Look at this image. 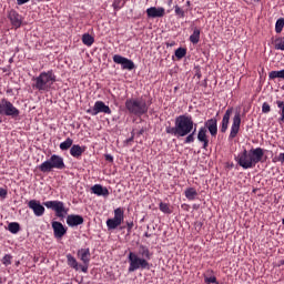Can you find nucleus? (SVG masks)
<instances>
[{"instance_id":"obj_46","label":"nucleus","mask_w":284,"mask_h":284,"mask_svg":"<svg viewBox=\"0 0 284 284\" xmlns=\"http://www.w3.org/2000/svg\"><path fill=\"white\" fill-rule=\"evenodd\" d=\"M105 160L109 162H113L114 158L111 154H105Z\"/></svg>"},{"instance_id":"obj_37","label":"nucleus","mask_w":284,"mask_h":284,"mask_svg":"<svg viewBox=\"0 0 284 284\" xmlns=\"http://www.w3.org/2000/svg\"><path fill=\"white\" fill-rule=\"evenodd\" d=\"M275 50L284 51V37L276 40Z\"/></svg>"},{"instance_id":"obj_12","label":"nucleus","mask_w":284,"mask_h":284,"mask_svg":"<svg viewBox=\"0 0 284 284\" xmlns=\"http://www.w3.org/2000/svg\"><path fill=\"white\" fill-rule=\"evenodd\" d=\"M78 257L83 263V265H80L81 272L84 274L88 273V268L90 267V248H81L78 251Z\"/></svg>"},{"instance_id":"obj_33","label":"nucleus","mask_w":284,"mask_h":284,"mask_svg":"<svg viewBox=\"0 0 284 284\" xmlns=\"http://www.w3.org/2000/svg\"><path fill=\"white\" fill-rule=\"evenodd\" d=\"M186 55V49L185 48H178L175 50V57L178 60H182Z\"/></svg>"},{"instance_id":"obj_18","label":"nucleus","mask_w":284,"mask_h":284,"mask_svg":"<svg viewBox=\"0 0 284 284\" xmlns=\"http://www.w3.org/2000/svg\"><path fill=\"white\" fill-rule=\"evenodd\" d=\"M8 18L10 20L11 24L14 28H21V26H22V16L18 11L10 10L9 13H8Z\"/></svg>"},{"instance_id":"obj_14","label":"nucleus","mask_w":284,"mask_h":284,"mask_svg":"<svg viewBox=\"0 0 284 284\" xmlns=\"http://www.w3.org/2000/svg\"><path fill=\"white\" fill-rule=\"evenodd\" d=\"M54 239L61 240L68 233L67 226L62 222H51Z\"/></svg>"},{"instance_id":"obj_8","label":"nucleus","mask_w":284,"mask_h":284,"mask_svg":"<svg viewBox=\"0 0 284 284\" xmlns=\"http://www.w3.org/2000/svg\"><path fill=\"white\" fill-rule=\"evenodd\" d=\"M43 205L48 210H52L55 212L57 217L64 219L65 214H68V209L64 202H60V200H50L49 202H43Z\"/></svg>"},{"instance_id":"obj_49","label":"nucleus","mask_w":284,"mask_h":284,"mask_svg":"<svg viewBox=\"0 0 284 284\" xmlns=\"http://www.w3.org/2000/svg\"><path fill=\"white\" fill-rule=\"evenodd\" d=\"M144 236L150 239L152 235H150V233H144Z\"/></svg>"},{"instance_id":"obj_38","label":"nucleus","mask_w":284,"mask_h":284,"mask_svg":"<svg viewBox=\"0 0 284 284\" xmlns=\"http://www.w3.org/2000/svg\"><path fill=\"white\" fill-rule=\"evenodd\" d=\"M12 256L10 254H6L2 258V264L4 266H10L12 264Z\"/></svg>"},{"instance_id":"obj_1","label":"nucleus","mask_w":284,"mask_h":284,"mask_svg":"<svg viewBox=\"0 0 284 284\" xmlns=\"http://www.w3.org/2000/svg\"><path fill=\"white\" fill-rule=\"evenodd\" d=\"M196 124L193 122L192 115L190 114H180L175 118L174 126L168 125L165 126L166 134L184 138L190 134Z\"/></svg>"},{"instance_id":"obj_41","label":"nucleus","mask_w":284,"mask_h":284,"mask_svg":"<svg viewBox=\"0 0 284 284\" xmlns=\"http://www.w3.org/2000/svg\"><path fill=\"white\" fill-rule=\"evenodd\" d=\"M271 111V105L267 102H264L262 105V112L267 114Z\"/></svg>"},{"instance_id":"obj_35","label":"nucleus","mask_w":284,"mask_h":284,"mask_svg":"<svg viewBox=\"0 0 284 284\" xmlns=\"http://www.w3.org/2000/svg\"><path fill=\"white\" fill-rule=\"evenodd\" d=\"M276 104H277L278 109H281V116L278 119V122H284V101L277 100Z\"/></svg>"},{"instance_id":"obj_45","label":"nucleus","mask_w":284,"mask_h":284,"mask_svg":"<svg viewBox=\"0 0 284 284\" xmlns=\"http://www.w3.org/2000/svg\"><path fill=\"white\" fill-rule=\"evenodd\" d=\"M28 2H30V0H17L18 6H23L27 4Z\"/></svg>"},{"instance_id":"obj_16","label":"nucleus","mask_w":284,"mask_h":284,"mask_svg":"<svg viewBox=\"0 0 284 284\" xmlns=\"http://www.w3.org/2000/svg\"><path fill=\"white\" fill-rule=\"evenodd\" d=\"M165 9L163 7H150L146 9V16L149 19L163 18Z\"/></svg>"},{"instance_id":"obj_17","label":"nucleus","mask_w":284,"mask_h":284,"mask_svg":"<svg viewBox=\"0 0 284 284\" xmlns=\"http://www.w3.org/2000/svg\"><path fill=\"white\" fill-rule=\"evenodd\" d=\"M204 128L210 132L211 136L215 138L217 135V120L216 118L207 119L204 122Z\"/></svg>"},{"instance_id":"obj_7","label":"nucleus","mask_w":284,"mask_h":284,"mask_svg":"<svg viewBox=\"0 0 284 284\" xmlns=\"http://www.w3.org/2000/svg\"><path fill=\"white\" fill-rule=\"evenodd\" d=\"M20 110L8 99L0 100V115L10 116L12 119L19 118Z\"/></svg>"},{"instance_id":"obj_6","label":"nucleus","mask_w":284,"mask_h":284,"mask_svg":"<svg viewBox=\"0 0 284 284\" xmlns=\"http://www.w3.org/2000/svg\"><path fill=\"white\" fill-rule=\"evenodd\" d=\"M129 273H133L138 270H150V263L148 260L130 252L129 254Z\"/></svg>"},{"instance_id":"obj_52","label":"nucleus","mask_w":284,"mask_h":284,"mask_svg":"<svg viewBox=\"0 0 284 284\" xmlns=\"http://www.w3.org/2000/svg\"><path fill=\"white\" fill-rule=\"evenodd\" d=\"M140 134H143V130L140 131Z\"/></svg>"},{"instance_id":"obj_32","label":"nucleus","mask_w":284,"mask_h":284,"mask_svg":"<svg viewBox=\"0 0 284 284\" xmlns=\"http://www.w3.org/2000/svg\"><path fill=\"white\" fill-rule=\"evenodd\" d=\"M195 132H196V128H194V130H192L190 133L186 134V138L184 140L185 144H190V143L194 142V140H195V138H194Z\"/></svg>"},{"instance_id":"obj_15","label":"nucleus","mask_w":284,"mask_h":284,"mask_svg":"<svg viewBox=\"0 0 284 284\" xmlns=\"http://www.w3.org/2000/svg\"><path fill=\"white\" fill-rule=\"evenodd\" d=\"M240 126H241V113L236 112L232 121L231 132L229 135L230 140H233L236 138L237 133L240 132Z\"/></svg>"},{"instance_id":"obj_42","label":"nucleus","mask_w":284,"mask_h":284,"mask_svg":"<svg viewBox=\"0 0 284 284\" xmlns=\"http://www.w3.org/2000/svg\"><path fill=\"white\" fill-rule=\"evenodd\" d=\"M204 282L206 284H217L216 282V277L212 276V277H205Z\"/></svg>"},{"instance_id":"obj_30","label":"nucleus","mask_w":284,"mask_h":284,"mask_svg":"<svg viewBox=\"0 0 284 284\" xmlns=\"http://www.w3.org/2000/svg\"><path fill=\"white\" fill-rule=\"evenodd\" d=\"M8 230L11 234H18L21 230V226L19 222H10V224H8Z\"/></svg>"},{"instance_id":"obj_21","label":"nucleus","mask_w":284,"mask_h":284,"mask_svg":"<svg viewBox=\"0 0 284 284\" xmlns=\"http://www.w3.org/2000/svg\"><path fill=\"white\" fill-rule=\"evenodd\" d=\"M233 113V108H227V110L225 111L223 118H222V122H221V132L225 133L229 129V122L231 119V114Z\"/></svg>"},{"instance_id":"obj_39","label":"nucleus","mask_w":284,"mask_h":284,"mask_svg":"<svg viewBox=\"0 0 284 284\" xmlns=\"http://www.w3.org/2000/svg\"><path fill=\"white\" fill-rule=\"evenodd\" d=\"M175 16L183 19L185 17L184 11L176 4L174 6Z\"/></svg>"},{"instance_id":"obj_11","label":"nucleus","mask_w":284,"mask_h":284,"mask_svg":"<svg viewBox=\"0 0 284 284\" xmlns=\"http://www.w3.org/2000/svg\"><path fill=\"white\" fill-rule=\"evenodd\" d=\"M113 62L115 64L121 65L122 70L132 71L135 68L134 61H132L131 59H128V58H125L121 54H114L113 55Z\"/></svg>"},{"instance_id":"obj_53","label":"nucleus","mask_w":284,"mask_h":284,"mask_svg":"<svg viewBox=\"0 0 284 284\" xmlns=\"http://www.w3.org/2000/svg\"><path fill=\"white\" fill-rule=\"evenodd\" d=\"M255 2H260L261 0H254Z\"/></svg>"},{"instance_id":"obj_40","label":"nucleus","mask_w":284,"mask_h":284,"mask_svg":"<svg viewBox=\"0 0 284 284\" xmlns=\"http://www.w3.org/2000/svg\"><path fill=\"white\" fill-rule=\"evenodd\" d=\"M123 8V4H121V0H114V2H113V9L115 10V11H119V10H121Z\"/></svg>"},{"instance_id":"obj_28","label":"nucleus","mask_w":284,"mask_h":284,"mask_svg":"<svg viewBox=\"0 0 284 284\" xmlns=\"http://www.w3.org/2000/svg\"><path fill=\"white\" fill-rule=\"evenodd\" d=\"M82 43L87 47H92V44H94V37H92L90 33H84L82 36Z\"/></svg>"},{"instance_id":"obj_48","label":"nucleus","mask_w":284,"mask_h":284,"mask_svg":"<svg viewBox=\"0 0 284 284\" xmlns=\"http://www.w3.org/2000/svg\"><path fill=\"white\" fill-rule=\"evenodd\" d=\"M132 141H134V136H131V138L126 139V143H130Z\"/></svg>"},{"instance_id":"obj_36","label":"nucleus","mask_w":284,"mask_h":284,"mask_svg":"<svg viewBox=\"0 0 284 284\" xmlns=\"http://www.w3.org/2000/svg\"><path fill=\"white\" fill-rule=\"evenodd\" d=\"M159 207H160V211L164 214H171L172 213L169 204H165L164 202H160Z\"/></svg>"},{"instance_id":"obj_29","label":"nucleus","mask_w":284,"mask_h":284,"mask_svg":"<svg viewBox=\"0 0 284 284\" xmlns=\"http://www.w3.org/2000/svg\"><path fill=\"white\" fill-rule=\"evenodd\" d=\"M200 34H201L200 29L195 28L193 30V33L190 36V41L192 44H197L200 42Z\"/></svg>"},{"instance_id":"obj_43","label":"nucleus","mask_w":284,"mask_h":284,"mask_svg":"<svg viewBox=\"0 0 284 284\" xmlns=\"http://www.w3.org/2000/svg\"><path fill=\"white\" fill-rule=\"evenodd\" d=\"M8 196V189H0V197L7 199Z\"/></svg>"},{"instance_id":"obj_25","label":"nucleus","mask_w":284,"mask_h":284,"mask_svg":"<svg viewBox=\"0 0 284 284\" xmlns=\"http://www.w3.org/2000/svg\"><path fill=\"white\" fill-rule=\"evenodd\" d=\"M67 264H68V266H70L71 268H73L75 271L81 270V265L79 264L78 260L71 254L67 255Z\"/></svg>"},{"instance_id":"obj_56","label":"nucleus","mask_w":284,"mask_h":284,"mask_svg":"<svg viewBox=\"0 0 284 284\" xmlns=\"http://www.w3.org/2000/svg\"><path fill=\"white\" fill-rule=\"evenodd\" d=\"M19 264H20V262L17 263V265H19Z\"/></svg>"},{"instance_id":"obj_4","label":"nucleus","mask_w":284,"mask_h":284,"mask_svg":"<svg viewBox=\"0 0 284 284\" xmlns=\"http://www.w3.org/2000/svg\"><path fill=\"white\" fill-rule=\"evenodd\" d=\"M125 109L129 111L131 115L141 118L148 114L150 110V104L143 98H131L125 101Z\"/></svg>"},{"instance_id":"obj_3","label":"nucleus","mask_w":284,"mask_h":284,"mask_svg":"<svg viewBox=\"0 0 284 284\" xmlns=\"http://www.w3.org/2000/svg\"><path fill=\"white\" fill-rule=\"evenodd\" d=\"M32 88L39 92H48L57 82V75L53 70L43 71L38 77L32 78Z\"/></svg>"},{"instance_id":"obj_55","label":"nucleus","mask_w":284,"mask_h":284,"mask_svg":"<svg viewBox=\"0 0 284 284\" xmlns=\"http://www.w3.org/2000/svg\"><path fill=\"white\" fill-rule=\"evenodd\" d=\"M282 223L284 224V217H283V220H282Z\"/></svg>"},{"instance_id":"obj_2","label":"nucleus","mask_w":284,"mask_h":284,"mask_svg":"<svg viewBox=\"0 0 284 284\" xmlns=\"http://www.w3.org/2000/svg\"><path fill=\"white\" fill-rule=\"evenodd\" d=\"M264 156V150L262 148H255L251 150L244 149L235 156L237 164L244 170L254 168L257 163L262 162Z\"/></svg>"},{"instance_id":"obj_23","label":"nucleus","mask_w":284,"mask_h":284,"mask_svg":"<svg viewBox=\"0 0 284 284\" xmlns=\"http://www.w3.org/2000/svg\"><path fill=\"white\" fill-rule=\"evenodd\" d=\"M206 132L207 130L205 129V126H201L197 133V140L200 143L203 144L204 150H206V148L209 146V138Z\"/></svg>"},{"instance_id":"obj_26","label":"nucleus","mask_w":284,"mask_h":284,"mask_svg":"<svg viewBox=\"0 0 284 284\" xmlns=\"http://www.w3.org/2000/svg\"><path fill=\"white\" fill-rule=\"evenodd\" d=\"M74 140L72 138H67L63 142L60 143L61 151H68L73 146Z\"/></svg>"},{"instance_id":"obj_10","label":"nucleus","mask_w":284,"mask_h":284,"mask_svg":"<svg viewBox=\"0 0 284 284\" xmlns=\"http://www.w3.org/2000/svg\"><path fill=\"white\" fill-rule=\"evenodd\" d=\"M87 113H89L92 116H97L99 113L104 114H112V109H110V105L105 104V102L98 100L95 101L93 108L88 109Z\"/></svg>"},{"instance_id":"obj_20","label":"nucleus","mask_w":284,"mask_h":284,"mask_svg":"<svg viewBox=\"0 0 284 284\" xmlns=\"http://www.w3.org/2000/svg\"><path fill=\"white\" fill-rule=\"evenodd\" d=\"M85 151V145L73 144L72 148H70V155L74 159H81Z\"/></svg>"},{"instance_id":"obj_50","label":"nucleus","mask_w":284,"mask_h":284,"mask_svg":"<svg viewBox=\"0 0 284 284\" xmlns=\"http://www.w3.org/2000/svg\"><path fill=\"white\" fill-rule=\"evenodd\" d=\"M186 6H187V7H190V6H191V2H190L189 0L186 1Z\"/></svg>"},{"instance_id":"obj_54","label":"nucleus","mask_w":284,"mask_h":284,"mask_svg":"<svg viewBox=\"0 0 284 284\" xmlns=\"http://www.w3.org/2000/svg\"><path fill=\"white\" fill-rule=\"evenodd\" d=\"M172 0L169 1V4H171Z\"/></svg>"},{"instance_id":"obj_9","label":"nucleus","mask_w":284,"mask_h":284,"mask_svg":"<svg viewBox=\"0 0 284 284\" xmlns=\"http://www.w3.org/2000/svg\"><path fill=\"white\" fill-rule=\"evenodd\" d=\"M125 219V211L123 209H114V216L106 220V227L109 231L116 230L118 226L123 223V220Z\"/></svg>"},{"instance_id":"obj_44","label":"nucleus","mask_w":284,"mask_h":284,"mask_svg":"<svg viewBox=\"0 0 284 284\" xmlns=\"http://www.w3.org/2000/svg\"><path fill=\"white\" fill-rule=\"evenodd\" d=\"M128 232H132V227H134V222H126Z\"/></svg>"},{"instance_id":"obj_57","label":"nucleus","mask_w":284,"mask_h":284,"mask_svg":"<svg viewBox=\"0 0 284 284\" xmlns=\"http://www.w3.org/2000/svg\"><path fill=\"white\" fill-rule=\"evenodd\" d=\"M67 284H69V283H67Z\"/></svg>"},{"instance_id":"obj_31","label":"nucleus","mask_w":284,"mask_h":284,"mask_svg":"<svg viewBox=\"0 0 284 284\" xmlns=\"http://www.w3.org/2000/svg\"><path fill=\"white\" fill-rule=\"evenodd\" d=\"M184 195L189 201H194L197 196V192L195 191V189L190 187L184 192Z\"/></svg>"},{"instance_id":"obj_34","label":"nucleus","mask_w":284,"mask_h":284,"mask_svg":"<svg viewBox=\"0 0 284 284\" xmlns=\"http://www.w3.org/2000/svg\"><path fill=\"white\" fill-rule=\"evenodd\" d=\"M283 28H284V18H280V19H277L276 24H275L276 33H281L283 31Z\"/></svg>"},{"instance_id":"obj_27","label":"nucleus","mask_w":284,"mask_h":284,"mask_svg":"<svg viewBox=\"0 0 284 284\" xmlns=\"http://www.w3.org/2000/svg\"><path fill=\"white\" fill-rule=\"evenodd\" d=\"M270 80H275V79H282L284 80V69L282 70H273L268 73Z\"/></svg>"},{"instance_id":"obj_13","label":"nucleus","mask_w":284,"mask_h":284,"mask_svg":"<svg viewBox=\"0 0 284 284\" xmlns=\"http://www.w3.org/2000/svg\"><path fill=\"white\" fill-rule=\"evenodd\" d=\"M28 207L33 212L34 216L41 217L45 214V206L39 200H30Z\"/></svg>"},{"instance_id":"obj_22","label":"nucleus","mask_w":284,"mask_h":284,"mask_svg":"<svg viewBox=\"0 0 284 284\" xmlns=\"http://www.w3.org/2000/svg\"><path fill=\"white\" fill-rule=\"evenodd\" d=\"M91 192L97 196H110V191H108V187L101 186V184H94L93 186H91Z\"/></svg>"},{"instance_id":"obj_19","label":"nucleus","mask_w":284,"mask_h":284,"mask_svg":"<svg viewBox=\"0 0 284 284\" xmlns=\"http://www.w3.org/2000/svg\"><path fill=\"white\" fill-rule=\"evenodd\" d=\"M67 224L69 227H77L84 224V217L83 215H68Z\"/></svg>"},{"instance_id":"obj_51","label":"nucleus","mask_w":284,"mask_h":284,"mask_svg":"<svg viewBox=\"0 0 284 284\" xmlns=\"http://www.w3.org/2000/svg\"><path fill=\"white\" fill-rule=\"evenodd\" d=\"M0 284H3L2 277H0Z\"/></svg>"},{"instance_id":"obj_5","label":"nucleus","mask_w":284,"mask_h":284,"mask_svg":"<svg viewBox=\"0 0 284 284\" xmlns=\"http://www.w3.org/2000/svg\"><path fill=\"white\" fill-rule=\"evenodd\" d=\"M67 164L64 162V158L59 154H52L48 160L43 161L39 165V170L42 173H50L53 170H64Z\"/></svg>"},{"instance_id":"obj_47","label":"nucleus","mask_w":284,"mask_h":284,"mask_svg":"<svg viewBox=\"0 0 284 284\" xmlns=\"http://www.w3.org/2000/svg\"><path fill=\"white\" fill-rule=\"evenodd\" d=\"M278 160L281 161V163H284V152H283V153H280Z\"/></svg>"},{"instance_id":"obj_24","label":"nucleus","mask_w":284,"mask_h":284,"mask_svg":"<svg viewBox=\"0 0 284 284\" xmlns=\"http://www.w3.org/2000/svg\"><path fill=\"white\" fill-rule=\"evenodd\" d=\"M139 257L150 261L152 258V254L150 253V248L148 246L140 244L139 251L136 254Z\"/></svg>"}]
</instances>
